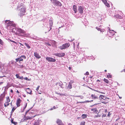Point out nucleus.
<instances>
[{"label": "nucleus", "instance_id": "35", "mask_svg": "<svg viewBox=\"0 0 125 125\" xmlns=\"http://www.w3.org/2000/svg\"><path fill=\"white\" fill-rule=\"evenodd\" d=\"M16 109V107H13L12 110H11V112H13L15 110V109Z\"/></svg>", "mask_w": 125, "mask_h": 125}, {"label": "nucleus", "instance_id": "29", "mask_svg": "<svg viewBox=\"0 0 125 125\" xmlns=\"http://www.w3.org/2000/svg\"><path fill=\"white\" fill-rule=\"evenodd\" d=\"M85 122L83 121L81 122L80 124V125H85Z\"/></svg>", "mask_w": 125, "mask_h": 125}, {"label": "nucleus", "instance_id": "55", "mask_svg": "<svg viewBox=\"0 0 125 125\" xmlns=\"http://www.w3.org/2000/svg\"><path fill=\"white\" fill-rule=\"evenodd\" d=\"M107 112V110L106 109L104 110V112L105 113H106V112Z\"/></svg>", "mask_w": 125, "mask_h": 125}, {"label": "nucleus", "instance_id": "36", "mask_svg": "<svg viewBox=\"0 0 125 125\" xmlns=\"http://www.w3.org/2000/svg\"><path fill=\"white\" fill-rule=\"evenodd\" d=\"M95 91H96V92H98V93H101V94H105L103 92H101L100 91H98V90H95Z\"/></svg>", "mask_w": 125, "mask_h": 125}, {"label": "nucleus", "instance_id": "28", "mask_svg": "<svg viewBox=\"0 0 125 125\" xmlns=\"http://www.w3.org/2000/svg\"><path fill=\"white\" fill-rule=\"evenodd\" d=\"M24 44L25 45L27 46V47L28 48V49H29L31 47L27 43H24Z\"/></svg>", "mask_w": 125, "mask_h": 125}, {"label": "nucleus", "instance_id": "54", "mask_svg": "<svg viewBox=\"0 0 125 125\" xmlns=\"http://www.w3.org/2000/svg\"><path fill=\"white\" fill-rule=\"evenodd\" d=\"M3 83V82H0V85L2 84Z\"/></svg>", "mask_w": 125, "mask_h": 125}, {"label": "nucleus", "instance_id": "6", "mask_svg": "<svg viewBox=\"0 0 125 125\" xmlns=\"http://www.w3.org/2000/svg\"><path fill=\"white\" fill-rule=\"evenodd\" d=\"M26 12L25 9L24 7H22L21 9L20 12V16H22L25 15V13Z\"/></svg>", "mask_w": 125, "mask_h": 125}, {"label": "nucleus", "instance_id": "14", "mask_svg": "<svg viewBox=\"0 0 125 125\" xmlns=\"http://www.w3.org/2000/svg\"><path fill=\"white\" fill-rule=\"evenodd\" d=\"M17 31L20 33H24L26 32L24 31L20 28L18 29L17 30Z\"/></svg>", "mask_w": 125, "mask_h": 125}, {"label": "nucleus", "instance_id": "15", "mask_svg": "<svg viewBox=\"0 0 125 125\" xmlns=\"http://www.w3.org/2000/svg\"><path fill=\"white\" fill-rule=\"evenodd\" d=\"M49 25L50 27V30L52 29V27L53 25V22L52 20L51 19L49 20Z\"/></svg>", "mask_w": 125, "mask_h": 125}, {"label": "nucleus", "instance_id": "3", "mask_svg": "<svg viewBox=\"0 0 125 125\" xmlns=\"http://www.w3.org/2000/svg\"><path fill=\"white\" fill-rule=\"evenodd\" d=\"M69 43H66L63 44L62 45L59 47V48L60 50H63L68 47L70 46Z\"/></svg>", "mask_w": 125, "mask_h": 125}, {"label": "nucleus", "instance_id": "37", "mask_svg": "<svg viewBox=\"0 0 125 125\" xmlns=\"http://www.w3.org/2000/svg\"><path fill=\"white\" fill-rule=\"evenodd\" d=\"M40 86H38L36 88V90L37 91H38V90H39V88H40Z\"/></svg>", "mask_w": 125, "mask_h": 125}, {"label": "nucleus", "instance_id": "22", "mask_svg": "<svg viewBox=\"0 0 125 125\" xmlns=\"http://www.w3.org/2000/svg\"><path fill=\"white\" fill-rule=\"evenodd\" d=\"M115 17L119 19H121L122 18V17L121 16L119 15L118 14H117L115 15Z\"/></svg>", "mask_w": 125, "mask_h": 125}, {"label": "nucleus", "instance_id": "41", "mask_svg": "<svg viewBox=\"0 0 125 125\" xmlns=\"http://www.w3.org/2000/svg\"><path fill=\"white\" fill-rule=\"evenodd\" d=\"M101 0L104 3L106 1H107L106 0Z\"/></svg>", "mask_w": 125, "mask_h": 125}, {"label": "nucleus", "instance_id": "48", "mask_svg": "<svg viewBox=\"0 0 125 125\" xmlns=\"http://www.w3.org/2000/svg\"><path fill=\"white\" fill-rule=\"evenodd\" d=\"M58 94L59 95H60L62 96V95H64L63 94H62L58 93Z\"/></svg>", "mask_w": 125, "mask_h": 125}, {"label": "nucleus", "instance_id": "64", "mask_svg": "<svg viewBox=\"0 0 125 125\" xmlns=\"http://www.w3.org/2000/svg\"><path fill=\"white\" fill-rule=\"evenodd\" d=\"M68 125H72L71 123H69Z\"/></svg>", "mask_w": 125, "mask_h": 125}, {"label": "nucleus", "instance_id": "62", "mask_svg": "<svg viewBox=\"0 0 125 125\" xmlns=\"http://www.w3.org/2000/svg\"><path fill=\"white\" fill-rule=\"evenodd\" d=\"M106 116L105 115H103V117H105Z\"/></svg>", "mask_w": 125, "mask_h": 125}, {"label": "nucleus", "instance_id": "52", "mask_svg": "<svg viewBox=\"0 0 125 125\" xmlns=\"http://www.w3.org/2000/svg\"><path fill=\"white\" fill-rule=\"evenodd\" d=\"M110 115H111V114H110V112H109L108 113V116H110Z\"/></svg>", "mask_w": 125, "mask_h": 125}, {"label": "nucleus", "instance_id": "26", "mask_svg": "<svg viewBox=\"0 0 125 125\" xmlns=\"http://www.w3.org/2000/svg\"><path fill=\"white\" fill-rule=\"evenodd\" d=\"M104 4L107 7H110V5L109 3H108L106 1L105 3Z\"/></svg>", "mask_w": 125, "mask_h": 125}, {"label": "nucleus", "instance_id": "51", "mask_svg": "<svg viewBox=\"0 0 125 125\" xmlns=\"http://www.w3.org/2000/svg\"><path fill=\"white\" fill-rule=\"evenodd\" d=\"M10 92L11 93H13V91L12 89H11L10 91Z\"/></svg>", "mask_w": 125, "mask_h": 125}, {"label": "nucleus", "instance_id": "24", "mask_svg": "<svg viewBox=\"0 0 125 125\" xmlns=\"http://www.w3.org/2000/svg\"><path fill=\"white\" fill-rule=\"evenodd\" d=\"M36 115H35L34 116H27V118H28V120L31 119L35 117Z\"/></svg>", "mask_w": 125, "mask_h": 125}, {"label": "nucleus", "instance_id": "1", "mask_svg": "<svg viewBox=\"0 0 125 125\" xmlns=\"http://www.w3.org/2000/svg\"><path fill=\"white\" fill-rule=\"evenodd\" d=\"M99 99L103 103L105 104L108 103L109 98L107 97L106 96L100 95L99 96Z\"/></svg>", "mask_w": 125, "mask_h": 125}, {"label": "nucleus", "instance_id": "9", "mask_svg": "<svg viewBox=\"0 0 125 125\" xmlns=\"http://www.w3.org/2000/svg\"><path fill=\"white\" fill-rule=\"evenodd\" d=\"M16 26V25L14 22L13 21H11L8 25H7V27H15Z\"/></svg>", "mask_w": 125, "mask_h": 125}, {"label": "nucleus", "instance_id": "27", "mask_svg": "<svg viewBox=\"0 0 125 125\" xmlns=\"http://www.w3.org/2000/svg\"><path fill=\"white\" fill-rule=\"evenodd\" d=\"M104 81L107 83H109V81L106 79L104 78Z\"/></svg>", "mask_w": 125, "mask_h": 125}, {"label": "nucleus", "instance_id": "18", "mask_svg": "<svg viewBox=\"0 0 125 125\" xmlns=\"http://www.w3.org/2000/svg\"><path fill=\"white\" fill-rule=\"evenodd\" d=\"M34 55L36 58L38 59H39L41 57V56L39 55V54L37 53V52H34Z\"/></svg>", "mask_w": 125, "mask_h": 125}, {"label": "nucleus", "instance_id": "32", "mask_svg": "<svg viewBox=\"0 0 125 125\" xmlns=\"http://www.w3.org/2000/svg\"><path fill=\"white\" fill-rule=\"evenodd\" d=\"M3 43L4 42H3V41L0 39V44L1 45H2L3 44Z\"/></svg>", "mask_w": 125, "mask_h": 125}, {"label": "nucleus", "instance_id": "8", "mask_svg": "<svg viewBox=\"0 0 125 125\" xmlns=\"http://www.w3.org/2000/svg\"><path fill=\"white\" fill-rule=\"evenodd\" d=\"M46 60L49 62H54L56 61V60L51 57H46Z\"/></svg>", "mask_w": 125, "mask_h": 125}, {"label": "nucleus", "instance_id": "61", "mask_svg": "<svg viewBox=\"0 0 125 125\" xmlns=\"http://www.w3.org/2000/svg\"><path fill=\"white\" fill-rule=\"evenodd\" d=\"M53 108H52L50 109V110H53Z\"/></svg>", "mask_w": 125, "mask_h": 125}, {"label": "nucleus", "instance_id": "44", "mask_svg": "<svg viewBox=\"0 0 125 125\" xmlns=\"http://www.w3.org/2000/svg\"><path fill=\"white\" fill-rule=\"evenodd\" d=\"M100 116H101L100 115L98 114L96 115V117H100Z\"/></svg>", "mask_w": 125, "mask_h": 125}, {"label": "nucleus", "instance_id": "11", "mask_svg": "<svg viewBox=\"0 0 125 125\" xmlns=\"http://www.w3.org/2000/svg\"><path fill=\"white\" fill-rule=\"evenodd\" d=\"M74 82L73 80L70 81V82L69 83L68 85L67 88L69 89H71L72 88V84Z\"/></svg>", "mask_w": 125, "mask_h": 125}, {"label": "nucleus", "instance_id": "17", "mask_svg": "<svg viewBox=\"0 0 125 125\" xmlns=\"http://www.w3.org/2000/svg\"><path fill=\"white\" fill-rule=\"evenodd\" d=\"M15 76L17 78L19 79L22 80L23 79V76H20L19 74H16Z\"/></svg>", "mask_w": 125, "mask_h": 125}, {"label": "nucleus", "instance_id": "43", "mask_svg": "<svg viewBox=\"0 0 125 125\" xmlns=\"http://www.w3.org/2000/svg\"><path fill=\"white\" fill-rule=\"evenodd\" d=\"M25 79L26 80H27L28 81H29V79H28L27 77H26L25 78H23V79Z\"/></svg>", "mask_w": 125, "mask_h": 125}, {"label": "nucleus", "instance_id": "46", "mask_svg": "<svg viewBox=\"0 0 125 125\" xmlns=\"http://www.w3.org/2000/svg\"><path fill=\"white\" fill-rule=\"evenodd\" d=\"M28 118H27V117H25V118L24 119V120H28Z\"/></svg>", "mask_w": 125, "mask_h": 125}, {"label": "nucleus", "instance_id": "5", "mask_svg": "<svg viewBox=\"0 0 125 125\" xmlns=\"http://www.w3.org/2000/svg\"><path fill=\"white\" fill-rule=\"evenodd\" d=\"M6 100L5 103L4 104V106L5 107H6L9 105L10 102V99L9 96H7L6 97Z\"/></svg>", "mask_w": 125, "mask_h": 125}, {"label": "nucleus", "instance_id": "56", "mask_svg": "<svg viewBox=\"0 0 125 125\" xmlns=\"http://www.w3.org/2000/svg\"><path fill=\"white\" fill-rule=\"evenodd\" d=\"M56 108V107L55 106H54L53 107V109H55Z\"/></svg>", "mask_w": 125, "mask_h": 125}, {"label": "nucleus", "instance_id": "39", "mask_svg": "<svg viewBox=\"0 0 125 125\" xmlns=\"http://www.w3.org/2000/svg\"><path fill=\"white\" fill-rule=\"evenodd\" d=\"M45 44H46L48 46H51V44L49 43H46Z\"/></svg>", "mask_w": 125, "mask_h": 125}, {"label": "nucleus", "instance_id": "42", "mask_svg": "<svg viewBox=\"0 0 125 125\" xmlns=\"http://www.w3.org/2000/svg\"><path fill=\"white\" fill-rule=\"evenodd\" d=\"M12 124H13L14 125H16L17 124V122H13Z\"/></svg>", "mask_w": 125, "mask_h": 125}, {"label": "nucleus", "instance_id": "60", "mask_svg": "<svg viewBox=\"0 0 125 125\" xmlns=\"http://www.w3.org/2000/svg\"><path fill=\"white\" fill-rule=\"evenodd\" d=\"M19 43L21 45H22V46H23V44H22V43Z\"/></svg>", "mask_w": 125, "mask_h": 125}, {"label": "nucleus", "instance_id": "49", "mask_svg": "<svg viewBox=\"0 0 125 125\" xmlns=\"http://www.w3.org/2000/svg\"><path fill=\"white\" fill-rule=\"evenodd\" d=\"M33 113H32V112H30L29 113V114H30V115H31V114L33 115Z\"/></svg>", "mask_w": 125, "mask_h": 125}, {"label": "nucleus", "instance_id": "21", "mask_svg": "<svg viewBox=\"0 0 125 125\" xmlns=\"http://www.w3.org/2000/svg\"><path fill=\"white\" fill-rule=\"evenodd\" d=\"M77 7L76 5H73V9L75 13H76L77 12Z\"/></svg>", "mask_w": 125, "mask_h": 125}, {"label": "nucleus", "instance_id": "34", "mask_svg": "<svg viewBox=\"0 0 125 125\" xmlns=\"http://www.w3.org/2000/svg\"><path fill=\"white\" fill-rule=\"evenodd\" d=\"M39 122H35L33 124V125H39Z\"/></svg>", "mask_w": 125, "mask_h": 125}, {"label": "nucleus", "instance_id": "20", "mask_svg": "<svg viewBox=\"0 0 125 125\" xmlns=\"http://www.w3.org/2000/svg\"><path fill=\"white\" fill-rule=\"evenodd\" d=\"M91 96L92 98L94 99H98V97L96 96L94 94H92Z\"/></svg>", "mask_w": 125, "mask_h": 125}, {"label": "nucleus", "instance_id": "25", "mask_svg": "<svg viewBox=\"0 0 125 125\" xmlns=\"http://www.w3.org/2000/svg\"><path fill=\"white\" fill-rule=\"evenodd\" d=\"M82 118L84 119L87 117V115L85 114H83L82 116Z\"/></svg>", "mask_w": 125, "mask_h": 125}, {"label": "nucleus", "instance_id": "40", "mask_svg": "<svg viewBox=\"0 0 125 125\" xmlns=\"http://www.w3.org/2000/svg\"><path fill=\"white\" fill-rule=\"evenodd\" d=\"M10 42H13L14 43H15L16 44H17V42H15L14 41H12V40H10Z\"/></svg>", "mask_w": 125, "mask_h": 125}, {"label": "nucleus", "instance_id": "57", "mask_svg": "<svg viewBox=\"0 0 125 125\" xmlns=\"http://www.w3.org/2000/svg\"><path fill=\"white\" fill-rule=\"evenodd\" d=\"M100 31L102 32H104V31L103 30L101 29V31Z\"/></svg>", "mask_w": 125, "mask_h": 125}, {"label": "nucleus", "instance_id": "50", "mask_svg": "<svg viewBox=\"0 0 125 125\" xmlns=\"http://www.w3.org/2000/svg\"><path fill=\"white\" fill-rule=\"evenodd\" d=\"M73 44L74 47H75V43L74 42H73Z\"/></svg>", "mask_w": 125, "mask_h": 125}, {"label": "nucleus", "instance_id": "12", "mask_svg": "<svg viewBox=\"0 0 125 125\" xmlns=\"http://www.w3.org/2000/svg\"><path fill=\"white\" fill-rule=\"evenodd\" d=\"M83 7H82L81 6H79L78 9L79 12L81 14L83 13Z\"/></svg>", "mask_w": 125, "mask_h": 125}, {"label": "nucleus", "instance_id": "31", "mask_svg": "<svg viewBox=\"0 0 125 125\" xmlns=\"http://www.w3.org/2000/svg\"><path fill=\"white\" fill-rule=\"evenodd\" d=\"M112 31L113 32V33H112L111 34V33L109 31V34H108L111 36L113 35L114 34V31Z\"/></svg>", "mask_w": 125, "mask_h": 125}, {"label": "nucleus", "instance_id": "53", "mask_svg": "<svg viewBox=\"0 0 125 125\" xmlns=\"http://www.w3.org/2000/svg\"><path fill=\"white\" fill-rule=\"evenodd\" d=\"M12 101L10 103V105L11 106H12Z\"/></svg>", "mask_w": 125, "mask_h": 125}, {"label": "nucleus", "instance_id": "33", "mask_svg": "<svg viewBox=\"0 0 125 125\" xmlns=\"http://www.w3.org/2000/svg\"><path fill=\"white\" fill-rule=\"evenodd\" d=\"M107 76L108 78H111L112 76L109 73H108L107 75Z\"/></svg>", "mask_w": 125, "mask_h": 125}, {"label": "nucleus", "instance_id": "16", "mask_svg": "<svg viewBox=\"0 0 125 125\" xmlns=\"http://www.w3.org/2000/svg\"><path fill=\"white\" fill-rule=\"evenodd\" d=\"M26 91L27 93L30 94H32V91L30 88H28L26 89Z\"/></svg>", "mask_w": 125, "mask_h": 125}, {"label": "nucleus", "instance_id": "2", "mask_svg": "<svg viewBox=\"0 0 125 125\" xmlns=\"http://www.w3.org/2000/svg\"><path fill=\"white\" fill-rule=\"evenodd\" d=\"M26 56L25 55H22L19 57L15 59L16 62H19L20 63H21L24 59H26Z\"/></svg>", "mask_w": 125, "mask_h": 125}, {"label": "nucleus", "instance_id": "63", "mask_svg": "<svg viewBox=\"0 0 125 125\" xmlns=\"http://www.w3.org/2000/svg\"><path fill=\"white\" fill-rule=\"evenodd\" d=\"M115 125H118V123H115Z\"/></svg>", "mask_w": 125, "mask_h": 125}, {"label": "nucleus", "instance_id": "59", "mask_svg": "<svg viewBox=\"0 0 125 125\" xmlns=\"http://www.w3.org/2000/svg\"><path fill=\"white\" fill-rule=\"evenodd\" d=\"M69 69L70 70L71 69V68L70 67H69Z\"/></svg>", "mask_w": 125, "mask_h": 125}, {"label": "nucleus", "instance_id": "4", "mask_svg": "<svg viewBox=\"0 0 125 125\" xmlns=\"http://www.w3.org/2000/svg\"><path fill=\"white\" fill-rule=\"evenodd\" d=\"M51 1L55 5L59 6H61L62 5L61 3L58 1L56 0H51Z\"/></svg>", "mask_w": 125, "mask_h": 125}, {"label": "nucleus", "instance_id": "58", "mask_svg": "<svg viewBox=\"0 0 125 125\" xmlns=\"http://www.w3.org/2000/svg\"><path fill=\"white\" fill-rule=\"evenodd\" d=\"M16 92L18 93V94H19V92L18 91V90H17V91H16Z\"/></svg>", "mask_w": 125, "mask_h": 125}, {"label": "nucleus", "instance_id": "45", "mask_svg": "<svg viewBox=\"0 0 125 125\" xmlns=\"http://www.w3.org/2000/svg\"><path fill=\"white\" fill-rule=\"evenodd\" d=\"M11 123H12L13 122V119L12 118H11Z\"/></svg>", "mask_w": 125, "mask_h": 125}, {"label": "nucleus", "instance_id": "47", "mask_svg": "<svg viewBox=\"0 0 125 125\" xmlns=\"http://www.w3.org/2000/svg\"><path fill=\"white\" fill-rule=\"evenodd\" d=\"M85 74L86 75H88L89 74V73L88 72H87L85 73Z\"/></svg>", "mask_w": 125, "mask_h": 125}, {"label": "nucleus", "instance_id": "7", "mask_svg": "<svg viewBox=\"0 0 125 125\" xmlns=\"http://www.w3.org/2000/svg\"><path fill=\"white\" fill-rule=\"evenodd\" d=\"M65 55V53L63 52H61L57 53H54L53 54L54 55L61 57L64 56Z\"/></svg>", "mask_w": 125, "mask_h": 125}, {"label": "nucleus", "instance_id": "30", "mask_svg": "<svg viewBox=\"0 0 125 125\" xmlns=\"http://www.w3.org/2000/svg\"><path fill=\"white\" fill-rule=\"evenodd\" d=\"M24 67V66L23 65H18V68L22 69Z\"/></svg>", "mask_w": 125, "mask_h": 125}, {"label": "nucleus", "instance_id": "23", "mask_svg": "<svg viewBox=\"0 0 125 125\" xmlns=\"http://www.w3.org/2000/svg\"><path fill=\"white\" fill-rule=\"evenodd\" d=\"M11 21L9 20H6L5 21V23H6V25L7 26V25H8Z\"/></svg>", "mask_w": 125, "mask_h": 125}, {"label": "nucleus", "instance_id": "13", "mask_svg": "<svg viewBox=\"0 0 125 125\" xmlns=\"http://www.w3.org/2000/svg\"><path fill=\"white\" fill-rule=\"evenodd\" d=\"M56 123L58 125H63L62 120L59 119H57L56 120Z\"/></svg>", "mask_w": 125, "mask_h": 125}, {"label": "nucleus", "instance_id": "10", "mask_svg": "<svg viewBox=\"0 0 125 125\" xmlns=\"http://www.w3.org/2000/svg\"><path fill=\"white\" fill-rule=\"evenodd\" d=\"M21 102V100L20 98H18L16 102V105L17 107H18L20 106V103Z\"/></svg>", "mask_w": 125, "mask_h": 125}, {"label": "nucleus", "instance_id": "19", "mask_svg": "<svg viewBox=\"0 0 125 125\" xmlns=\"http://www.w3.org/2000/svg\"><path fill=\"white\" fill-rule=\"evenodd\" d=\"M91 110L92 111H93V113H97L98 112V111L97 110V109L96 108L92 109H91Z\"/></svg>", "mask_w": 125, "mask_h": 125}, {"label": "nucleus", "instance_id": "38", "mask_svg": "<svg viewBox=\"0 0 125 125\" xmlns=\"http://www.w3.org/2000/svg\"><path fill=\"white\" fill-rule=\"evenodd\" d=\"M96 28L97 29V30H98L101 31V29L100 28L97 27H96Z\"/></svg>", "mask_w": 125, "mask_h": 125}]
</instances>
